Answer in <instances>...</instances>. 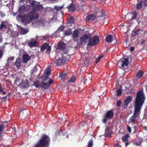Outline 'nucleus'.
I'll return each mask as SVG.
<instances>
[{
  "label": "nucleus",
  "instance_id": "nucleus-1",
  "mask_svg": "<svg viewBox=\"0 0 147 147\" xmlns=\"http://www.w3.org/2000/svg\"><path fill=\"white\" fill-rule=\"evenodd\" d=\"M27 2L30 3L32 7V11L28 14L19 16L22 22L25 25L31 23L32 21L38 18L39 15L36 12L37 10L42 9V6L37 3L33 1V0H27Z\"/></svg>",
  "mask_w": 147,
  "mask_h": 147
},
{
  "label": "nucleus",
  "instance_id": "nucleus-2",
  "mask_svg": "<svg viewBox=\"0 0 147 147\" xmlns=\"http://www.w3.org/2000/svg\"><path fill=\"white\" fill-rule=\"evenodd\" d=\"M145 98L143 92L140 91L137 95L134 100V115L129 119L128 123H134L136 118L139 117L141 107L144 102Z\"/></svg>",
  "mask_w": 147,
  "mask_h": 147
},
{
  "label": "nucleus",
  "instance_id": "nucleus-3",
  "mask_svg": "<svg viewBox=\"0 0 147 147\" xmlns=\"http://www.w3.org/2000/svg\"><path fill=\"white\" fill-rule=\"evenodd\" d=\"M50 140L48 136L44 135L42 136L35 147H48Z\"/></svg>",
  "mask_w": 147,
  "mask_h": 147
},
{
  "label": "nucleus",
  "instance_id": "nucleus-4",
  "mask_svg": "<svg viewBox=\"0 0 147 147\" xmlns=\"http://www.w3.org/2000/svg\"><path fill=\"white\" fill-rule=\"evenodd\" d=\"M129 63V62L128 58H122L118 61L117 65L120 68H124L127 67Z\"/></svg>",
  "mask_w": 147,
  "mask_h": 147
},
{
  "label": "nucleus",
  "instance_id": "nucleus-5",
  "mask_svg": "<svg viewBox=\"0 0 147 147\" xmlns=\"http://www.w3.org/2000/svg\"><path fill=\"white\" fill-rule=\"evenodd\" d=\"M57 48L61 50L64 54L67 53L69 51L68 49L66 47L65 44L63 42H59L57 45Z\"/></svg>",
  "mask_w": 147,
  "mask_h": 147
},
{
  "label": "nucleus",
  "instance_id": "nucleus-6",
  "mask_svg": "<svg viewBox=\"0 0 147 147\" xmlns=\"http://www.w3.org/2000/svg\"><path fill=\"white\" fill-rule=\"evenodd\" d=\"M99 40L98 36H95L90 38L88 42V45L94 46L96 45L99 42Z\"/></svg>",
  "mask_w": 147,
  "mask_h": 147
},
{
  "label": "nucleus",
  "instance_id": "nucleus-7",
  "mask_svg": "<svg viewBox=\"0 0 147 147\" xmlns=\"http://www.w3.org/2000/svg\"><path fill=\"white\" fill-rule=\"evenodd\" d=\"M46 21L45 20H39L35 21L32 23L31 26L32 27H39L40 26H44Z\"/></svg>",
  "mask_w": 147,
  "mask_h": 147
},
{
  "label": "nucleus",
  "instance_id": "nucleus-8",
  "mask_svg": "<svg viewBox=\"0 0 147 147\" xmlns=\"http://www.w3.org/2000/svg\"><path fill=\"white\" fill-rule=\"evenodd\" d=\"M114 115L113 112L111 111H107L105 116L102 121L104 123H106L108 120L111 119Z\"/></svg>",
  "mask_w": 147,
  "mask_h": 147
},
{
  "label": "nucleus",
  "instance_id": "nucleus-9",
  "mask_svg": "<svg viewBox=\"0 0 147 147\" xmlns=\"http://www.w3.org/2000/svg\"><path fill=\"white\" fill-rule=\"evenodd\" d=\"M89 39L88 36L86 35H83L80 39V44L86 43Z\"/></svg>",
  "mask_w": 147,
  "mask_h": 147
},
{
  "label": "nucleus",
  "instance_id": "nucleus-10",
  "mask_svg": "<svg viewBox=\"0 0 147 147\" xmlns=\"http://www.w3.org/2000/svg\"><path fill=\"white\" fill-rule=\"evenodd\" d=\"M37 42L34 39H32L28 42V45L31 48L36 47L37 45Z\"/></svg>",
  "mask_w": 147,
  "mask_h": 147
},
{
  "label": "nucleus",
  "instance_id": "nucleus-11",
  "mask_svg": "<svg viewBox=\"0 0 147 147\" xmlns=\"http://www.w3.org/2000/svg\"><path fill=\"white\" fill-rule=\"evenodd\" d=\"M45 49L48 51H50L51 48L49 46V45L47 43H44L41 47V50L42 51H44Z\"/></svg>",
  "mask_w": 147,
  "mask_h": 147
},
{
  "label": "nucleus",
  "instance_id": "nucleus-12",
  "mask_svg": "<svg viewBox=\"0 0 147 147\" xmlns=\"http://www.w3.org/2000/svg\"><path fill=\"white\" fill-rule=\"evenodd\" d=\"M65 62V60L64 58L62 57L58 59L56 61L55 63L56 65H60L64 63Z\"/></svg>",
  "mask_w": 147,
  "mask_h": 147
},
{
  "label": "nucleus",
  "instance_id": "nucleus-13",
  "mask_svg": "<svg viewBox=\"0 0 147 147\" xmlns=\"http://www.w3.org/2000/svg\"><path fill=\"white\" fill-rule=\"evenodd\" d=\"M31 57L27 54H25L23 55L22 57V60L24 63H26L30 60Z\"/></svg>",
  "mask_w": 147,
  "mask_h": 147
},
{
  "label": "nucleus",
  "instance_id": "nucleus-14",
  "mask_svg": "<svg viewBox=\"0 0 147 147\" xmlns=\"http://www.w3.org/2000/svg\"><path fill=\"white\" fill-rule=\"evenodd\" d=\"M45 72L46 74V76L44 79V81H47L49 78L51 73L50 69V68H47V69L45 70Z\"/></svg>",
  "mask_w": 147,
  "mask_h": 147
},
{
  "label": "nucleus",
  "instance_id": "nucleus-15",
  "mask_svg": "<svg viewBox=\"0 0 147 147\" xmlns=\"http://www.w3.org/2000/svg\"><path fill=\"white\" fill-rule=\"evenodd\" d=\"M8 25L7 22H1L0 25V30L3 31L5 29Z\"/></svg>",
  "mask_w": 147,
  "mask_h": 147
},
{
  "label": "nucleus",
  "instance_id": "nucleus-16",
  "mask_svg": "<svg viewBox=\"0 0 147 147\" xmlns=\"http://www.w3.org/2000/svg\"><path fill=\"white\" fill-rule=\"evenodd\" d=\"M21 88H28L29 86V85L28 82L27 80L22 82L20 84Z\"/></svg>",
  "mask_w": 147,
  "mask_h": 147
},
{
  "label": "nucleus",
  "instance_id": "nucleus-17",
  "mask_svg": "<svg viewBox=\"0 0 147 147\" xmlns=\"http://www.w3.org/2000/svg\"><path fill=\"white\" fill-rule=\"evenodd\" d=\"M79 31L77 30H75L73 33V37L74 40L75 39H77V41H78V39L79 37Z\"/></svg>",
  "mask_w": 147,
  "mask_h": 147
},
{
  "label": "nucleus",
  "instance_id": "nucleus-18",
  "mask_svg": "<svg viewBox=\"0 0 147 147\" xmlns=\"http://www.w3.org/2000/svg\"><path fill=\"white\" fill-rule=\"evenodd\" d=\"M21 60L20 58L18 57V58L15 63V65L16 67L18 69L21 66Z\"/></svg>",
  "mask_w": 147,
  "mask_h": 147
},
{
  "label": "nucleus",
  "instance_id": "nucleus-19",
  "mask_svg": "<svg viewBox=\"0 0 147 147\" xmlns=\"http://www.w3.org/2000/svg\"><path fill=\"white\" fill-rule=\"evenodd\" d=\"M95 18V16L94 15H89L87 16L86 18V21L88 22L89 21L94 20Z\"/></svg>",
  "mask_w": 147,
  "mask_h": 147
},
{
  "label": "nucleus",
  "instance_id": "nucleus-20",
  "mask_svg": "<svg viewBox=\"0 0 147 147\" xmlns=\"http://www.w3.org/2000/svg\"><path fill=\"white\" fill-rule=\"evenodd\" d=\"M105 134L106 136L110 137L112 136L113 132L111 130H109V128L108 127H107L105 130Z\"/></svg>",
  "mask_w": 147,
  "mask_h": 147
},
{
  "label": "nucleus",
  "instance_id": "nucleus-21",
  "mask_svg": "<svg viewBox=\"0 0 147 147\" xmlns=\"http://www.w3.org/2000/svg\"><path fill=\"white\" fill-rule=\"evenodd\" d=\"M67 7L69 11L72 12L75 9L74 5L72 3H71Z\"/></svg>",
  "mask_w": 147,
  "mask_h": 147
},
{
  "label": "nucleus",
  "instance_id": "nucleus-22",
  "mask_svg": "<svg viewBox=\"0 0 147 147\" xmlns=\"http://www.w3.org/2000/svg\"><path fill=\"white\" fill-rule=\"evenodd\" d=\"M132 97L129 96L128 97L125 101V104L126 106H127L128 104L131 101Z\"/></svg>",
  "mask_w": 147,
  "mask_h": 147
},
{
  "label": "nucleus",
  "instance_id": "nucleus-23",
  "mask_svg": "<svg viewBox=\"0 0 147 147\" xmlns=\"http://www.w3.org/2000/svg\"><path fill=\"white\" fill-rule=\"evenodd\" d=\"M26 11V7L25 6H22L19 8V11L20 13H23Z\"/></svg>",
  "mask_w": 147,
  "mask_h": 147
},
{
  "label": "nucleus",
  "instance_id": "nucleus-24",
  "mask_svg": "<svg viewBox=\"0 0 147 147\" xmlns=\"http://www.w3.org/2000/svg\"><path fill=\"white\" fill-rule=\"evenodd\" d=\"M114 38V36H112L111 35H109L106 38V41L108 42H110Z\"/></svg>",
  "mask_w": 147,
  "mask_h": 147
},
{
  "label": "nucleus",
  "instance_id": "nucleus-25",
  "mask_svg": "<svg viewBox=\"0 0 147 147\" xmlns=\"http://www.w3.org/2000/svg\"><path fill=\"white\" fill-rule=\"evenodd\" d=\"M143 74V71L140 70L138 72L136 75V76L138 78H140L142 76Z\"/></svg>",
  "mask_w": 147,
  "mask_h": 147
},
{
  "label": "nucleus",
  "instance_id": "nucleus-26",
  "mask_svg": "<svg viewBox=\"0 0 147 147\" xmlns=\"http://www.w3.org/2000/svg\"><path fill=\"white\" fill-rule=\"evenodd\" d=\"M64 5H63L59 6V5L55 6L54 7V8L57 11H61V9L63 8Z\"/></svg>",
  "mask_w": 147,
  "mask_h": 147
},
{
  "label": "nucleus",
  "instance_id": "nucleus-27",
  "mask_svg": "<svg viewBox=\"0 0 147 147\" xmlns=\"http://www.w3.org/2000/svg\"><path fill=\"white\" fill-rule=\"evenodd\" d=\"M34 85L37 88L41 87V84L38 81H36L34 83Z\"/></svg>",
  "mask_w": 147,
  "mask_h": 147
},
{
  "label": "nucleus",
  "instance_id": "nucleus-28",
  "mask_svg": "<svg viewBox=\"0 0 147 147\" xmlns=\"http://www.w3.org/2000/svg\"><path fill=\"white\" fill-rule=\"evenodd\" d=\"M49 86V84L47 83H45L43 82L42 84H41V87L45 89L48 88Z\"/></svg>",
  "mask_w": 147,
  "mask_h": 147
},
{
  "label": "nucleus",
  "instance_id": "nucleus-29",
  "mask_svg": "<svg viewBox=\"0 0 147 147\" xmlns=\"http://www.w3.org/2000/svg\"><path fill=\"white\" fill-rule=\"evenodd\" d=\"M4 129V126L2 125H0V137L3 135V130Z\"/></svg>",
  "mask_w": 147,
  "mask_h": 147
},
{
  "label": "nucleus",
  "instance_id": "nucleus-30",
  "mask_svg": "<svg viewBox=\"0 0 147 147\" xmlns=\"http://www.w3.org/2000/svg\"><path fill=\"white\" fill-rule=\"evenodd\" d=\"M67 76V73L65 72H63L60 74L59 77L61 79H63L65 78Z\"/></svg>",
  "mask_w": 147,
  "mask_h": 147
},
{
  "label": "nucleus",
  "instance_id": "nucleus-31",
  "mask_svg": "<svg viewBox=\"0 0 147 147\" xmlns=\"http://www.w3.org/2000/svg\"><path fill=\"white\" fill-rule=\"evenodd\" d=\"M122 91V88L121 87H120V88L117 90V96H121V94Z\"/></svg>",
  "mask_w": 147,
  "mask_h": 147
},
{
  "label": "nucleus",
  "instance_id": "nucleus-32",
  "mask_svg": "<svg viewBox=\"0 0 147 147\" xmlns=\"http://www.w3.org/2000/svg\"><path fill=\"white\" fill-rule=\"evenodd\" d=\"M129 137V134H127L125 135V136H124L122 137V140L124 142H125L127 141V139Z\"/></svg>",
  "mask_w": 147,
  "mask_h": 147
},
{
  "label": "nucleus",
  "instance_id": "nucleus-33",
  "mask_svg": "<svg viewBox=\"0 0 147 147\" xmlns=\"http://www.w3.org/2000/svg\"><path fill=\"white\" fill-rule=\"evenodd\" d=\"M74 22V20L73 18L72 17H69L68 19V23L70 24L73 23Z\"/></svg>",
  "mask_w": 147,
  "mask_h": 147
},
{
  "label": "nucleus",
  "instance_id": "nucleus-34",
  "mask_svg": "<svg viewBox=\"0 0 147 147\" xmlns=\"http://www.w3.org/2000/svg\"><path fill=\"white\" fill-rule=\"evenodd\" d=\"M142 2H140L138 3L137 5V9H141L142 7Z\"/></svg>",
  "mask_w": 147,
  "mask_h": 147
},
{
  "label": "nucleus",
  "instance_id": "nucleus-35",
  "mask_svg": "<svg viewBox=\"0 0 147 147\" xmlns=\"http://www.w3.org/2000/svg\"><path fill=\"white\" fill-rule=\"evenodd\" d=\"M71 33V30H68L65 31V35L66 36H68L70 35Z\"/></svg>",
  "mask_w": 147,
  "mask_h": 147
},
{
  "label": "nucleus",
  "instance_id": "nucleus-36",
  "mask_svg": "<svg viewBox=\"0 0 147 147\" xmlns=\"http://www.w3.org/2000/svg\"><path fill=\"white\" fill-rule=\"evenodd\" d=\"M3 49H1L0 47V59H1L3 54Z\"/></svg>",
  "mask_w": 147,
  "mask_h": 147
},
{
  "label": "nucleus",
  "instance_id": "nucleus-37",
  "mask_svg": "<svg viewBox=\"0 0 147 147\" xmlns=\"http://www.w3.org/2000/svg\"><path fill=\"white\" fill-rule=\"evenodd\" d=\"M28 30L27 29L22 28L21 30V33L23 34H26L28 32Z\"/></svg>",
  "mask_w": 147,
  "mask_h": 147
},
{
  "label": "nucleus",
  "instance_id": "nucleus-38",
  "mask_svg": "<svg viewBox=\"0 0 147 147\" xmlns=\"http://www.w3.org/2000/svg\"><path fill=\"white\" fill-rule=\"evenodd\" d=\"M103 57V56L102 55H99L98 57V58L97 59L96 61V62L97 63L98 62L100 59H102Z\"/></svg>",
  "mask_w": 147,
  "mask_h": 147
},
{
  "label": "nucleus",
  "instance_id": "nucleus-39",
  "mask_svg": "<svg viewBox=\"0 0 147 147\" xmlns=\"http://www.w3.org/2000/svg\"><path fill=\"white\" fill-rule=\"evenodd\" d=\"M75 78L74 77H72L71 78L68 82L70 83L74 82L75 81Z\"/></svg>",
  "mask_w": 147,
  "mask_h": 147
},
{
  "label": "nucleus",
  "instance_id": "nucleus-40",
  "mask_svg": "<svg viewBox=\"0 0 147 147\" xmlns=\"http://www.w3.org/2000/svg\"><path fill=\"white\" fill-rule=\"evenodd\" d=\"M14 59V57H9L7 60V61H12Z\"/></svg>",
  "mask_w": 147,
  "mask_h": 147
},
{
  "label": "nucleus",
  "instance_id": "nucleus-41",
  "mask_svg": "<svg viewBox=\"0 0 147 147\" xmlns=\"http://www.w3.org/2000/svg\"><path fill=\"white\" fill-rule=\"evenodd\" d=\"M141 30H136L135 31L134 33L133 36H136L137 35H138V32H139V31H140Z\"/></svg>",
  "mask_w": 147,
  "mask_h": 147
},
{
  "label": "nucleus",
  "instance_id": "nucleus-42",
  "mask_svg": "<svg viewBox=\"0 0 147 147\" xmlns=\"http://www.w3.org/2000/svg\"><path fill=\"white\" fill-rule=\"evenodd\" d=\"M129 85L127 84H125L124 85V87L125 88L123 90H125L129 88Z\"/></svg>",
  "mask_w": 147,
  "mask_h": 147
},
{
  "label": "nucleus",
  "instance_id": "nucleus-43",
  "mask_svg": "<svg viewBox=\"0 0 147 147\" xmlns=\"http://www.w3.org/2000/svg\"><path fill=\"white\" fill-rule=\"evenodd\" d=\"M92 141L91 140H90L88 142V146L89 147H92Z\"/></svg>",
  "mask_w": 147,
  "mask_h": 147
},
{
  "label": "nucleus",
  "instance_id": "nucleus-44",
  "mask_svg": "<svg viewBox=\"0 0 147 147\" xmlns=\"http://www.w3.org/2000/svg\"><path fill=\"white\" fill-rule=\"evenodd\" d=\"M49 38V36L47 35L43 37L42 39L44 40H47Z\"/></svg>",
  "mask_w": 147,
  "mask_h": 147
},
{
  "label": "nucleus",
  "instance_id": "nucleus-45",
  "mask_svg": "<svg viewBox=\"0 0 147 147\" xmlns=\"http://www.w3.org/2000/svg\"><path fill=\"white\" fill-rule=\"evenodd\" d=\"M133 16L131 17V19H135L136 17V12H134L133 13Z\"/></svg>",
  "mask_w": 147,
  "mask_h": 147
},
{
  "label": "nucleus",
  "instance_id": "nucleus-46",
  "mask_svg": "<svg viewBox=\"0 0 147 147\" xmlns=\"http://www.w3.org/2000/svg\"><path fill=\"white\" fill-rule=\"evenodd\" d=\"M64 28L63 26H61L58 29L60 31H62L63 30Z\"/></svg>",
  "mask_w": 147,
  "mask_h": 147
},
{
  "label": "nucleus",
  "instance_id": "nucleus-47",
  "mask_svg": "<svg viewBox=\"0 0 147 147\" xmlns=\"http://www.w3.org/2000/svg\"><path fill=\"white\" fill-rule=\"evenodd\" d=\"M127 129L129 133H131V128L129 126H127Z\"/></svg>",
  "mask_w": 147,
  "mask_h": 147
},
{
  "label": "nucleus",
  "instance_id": "nucleus-48",
  "mask_svg": "<svg viewBox=\"0 0 147 147\" xmlns=\"http://www.w3.org/2000/svg\"><path fill=\"white\" fill-rule=\"evenodd\" d=\"M53 82V80H52L50 79L49 81V82L48 84H49V85H51V84H52Z\"/></svg>",
  "mask_w": 147,
  "mask_h": 147
},
{
  "label": "nucleus",
  "instance_id": "nucleus-49",
  "mask_svg": "<svg viewBox=\"0 0 147 147\" xmlns=\"http://www.w3.org/2000/svg\"><path fill=\"white\" fill-rule=\"evenodd\" d=\"M121 102L120 101H118L117 102V105L118 106H121Z\"/></svg>",
  "mask_w": 147,
  "mask_h": 147
},
{
  "label": "nucleus",
  "instance_id": "nucleus-50",
  "mask_svg": "<svg viewBox=\"0 0 147 147\" xmlns=\"http://www.w3.org/2000/svg\"><path fill=\"white\" fill-rule=\"evenodd\" d=\"M3 90L1 84H0V92H2Z\"/></svg>",
  "mask_w": 147,
  "mask_h": 147
},
{
  "label": "nucleus",
  "instance_id": "nucleus-51",
  "mask_svg": "<svg viewBox=\"0 0 147 147\" xmlns=\"http://www.w3.org/2000/svg\"><path fill=\"white\" fill-rule=\"evenodd\" d=\"M141 144V142H136V144L137 146H140Z\"/></svg>",
  "mask_w": 147,
  "mask_h": 147
},
{
  "label": "nucleus",
  "instance_id": "nucleus-52",
  "mask_svg": "<svg viewBox=\"0 0 147 147\" xmlns=\"http://www.w3.org/2000/svg\"><path fill=\"white\" fill-rule=\"evenodd\" d=\"M115 147H120V146L118 144H116L115 146Z\"/></svg>",
  "mask_w": 147,
  "mask_h": 147
},
{
  "label": "nucleus",
  "instance_id": "nucleus-53",
  "mask_svg": "<svg viewBox=\"0 0 147 147\" xmlns=\"http://www.w3.org/2000/svg\"><path fill=\"white\" fill-rule=\"evenodd\" d=\"M2 41V38L1 36H0V42H1Z\"/></svg>",
  "mask_w": 147,
  "mask_h": 147
},
{
  "label": "nucleus",
  "instance_id": "nucleus-54",
  "mask_svg": "<svg viewBox=\"0 0 147 147\" xmlns=\"http://www.w3.org/2000/svg\"><path fill=\"white\" fill-rule=\"evenodd\" d=\"M134 48L133 47H131V51H134Z\"/></svg>",
  "mask_w": 147,
  "mask_h": 147
},
{
  "label": "nucleus",
  "instance_id": "nucleus-55",
  "mask_svg": "<svg viewBox=\"0 0 147 147\" xmlns=\"http://www.w3.org/2000/svg\"><path fill=\"white\" fill-rule=\"evenodd\" d=\"M134 90H133L131 92V93H133L134 92Z\"/></svg>",
  "mask_w": 147,
  "mask_h": 147
},
{
  "label": "nucleus",
  "instance_id": "nucleus-56",
  "mask_svg": "<svg viewBox=\"0 0 147 147\" xmlns=\"http://www.w3.org/2000/svg\"><path fill=\"white\" fill-rule=\"evenodd\" d=\"M5 92H3V94H5Z\"/></svg>",
  "mask_w": 147,
  "mask_h": 147
},
{
  "label": "nucleus",
  "instance_id": "nucleus-57",
  "mask_svg": "<svg viewBox=\"0 0 147 147\" xmlns=\"http://www.w3.org/2000/svg\"><path fill=\"white\" fill-rule=\"evenodd\" d=\"M77 40V39H75V40Z\"/></svg>",
  "mask_w": 147,
  "mask_h": 147
},
{
  "label": "nucleus",
  "instance_id": "nucleus-58",
  "mask_svg": "<svg viewBox=\"0 0 147 147\" xmlns=\"http://www.w3.org/2000/svg\"><path fill=\"white\" fill-rule=\"evenodd\" d=\"M125 145L127 146V144L125 143Z\"/></svg>",
  "mask_w": 147,
  "mask_h": 147
},
{
  "label": "nucleus",
  "instance_id": "nucleus-59",
  "mask_svg": "<svg viewBox=\"0 0 147 147\" xmlns=\"http://www.w3.org/2000/svg\"><path fill=\"white\" fill-rule=\"evenodd\" d=\"M22 1H24V0H21Z\"/></svg>",
  "mask_w": 147,
  "mask_h": 147
}]
</instances>
